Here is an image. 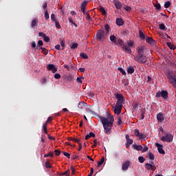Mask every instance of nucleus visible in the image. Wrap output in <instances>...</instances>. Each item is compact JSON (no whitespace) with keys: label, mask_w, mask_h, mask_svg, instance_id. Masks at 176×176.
Masks as SVG:
<instances>
[{"label":"nucleus","mask_w":176,"mask_h":176,"mask_svg":"<svg viewBox=\"0 0 176 176\" xmlns=\"http://www.w3.org/2000/svg\"><path fill=\"white\" fill-rule=\"evenodd\" d=\"M108 33H105L103 29L98 30L96 32V41L99 42H104L108 38Z\"/></svg>","instance_id":"nucleus-3"},{"label":"nucleus","mask_w":176,"mask_h":176,"mask_svg":"<svg viewBox=\"0 0 176 176\" xmlns=\"http://www.w3.org/2000/svg\"><path fill=\"white\" fill-rule=\"evenodd\" d=\"M118 121V125H121L122 124V118L121 116H118V118H117Z\"/></svg>","instance_id":"nucleus-54"},{"label":"nucleus","mask_w":176,"mask_h":176,"mask_svg":"<svg viewBox=\"0 0 176 176\" xmlns=\"http://www.w3.org/2000/svg\"><path fill=\"white\" fill-rule=\"evenodd\" d=\"M44 16H45V20H48L49 19L50 15H49V13H48L47 10L45 11Z\"/></svg>","instance_id":"nucleus-42"},{"label":"nucleus","mask_w":176,"mask_h":176,"mask_svg":"<svg viewBox=\"0 0 176 176\" xmlns=\"http://www.w3.org/2000/svg\"><path fill=\"white\" fill-rule=\"evenodd\" d=\"M82 79H84L82 76L77 77V79H76L77 82L82 83Z\"/></svg>","instance_id":"nucleus-51"},{"label":"nucleus","mask_w":176,"mask_h":176,"mask_svg":"<svg viewBox=\"0 0 176 176\" xmlns=\"http://www.w3.org/2000/svg\"><path fill=\"white\" fill-rule=\"evenodd\" d=\"M32 47L34 48V50L37 49L36 42L34 41L32 42Z\"/></svg>","instance_id":"nucleus-57"},{"label":"nucleus","mask_w":176,"mask_h":176,"mask_svg":"<svg viewBox=\"0 0 176 176\" xmlns=\"http://www.w3.org/2000/svg\"><path fill=\"white\" fill-rule=\"evenodd\" d=\"M155 8H156V9L157 10H161V5L160 4H156V5H155Z\"/></svg>","instance_id":"nucleus-62"},{"label":"nucleus","mask_w":176,"mask_h":176,"mask_svg":"<svg viewBox=\"0 0 176 176\" xmlns=\"http://www.w3.org/2000/svg\"><path fill=\"white\" fill-rule=\"evenodd\" d=\"M166 77L169 80V83L173 85V87L176 89V76L173 74V71H166Z\"/></svg>","instance_id":"nucleus-4"},{"label":"nucleus","mask_w":176,"mask_h":176,"mask_svg":"<svg viewBox=\"0 0 176 176\" xmlns=\"http://www.w3.org/2000/svg\"><path fill=\"white\" fill-rule=\"evenodd\" d=\"M63 154L67 157V159H70L71 158V154H69L67 152H63Z\"/></svg>","instance_id":"nucleus-49"},{"label":"nucleus","mask_w":176,"mask_h":176,"mask_svg":"<svg viewBox=\"0 0 176 176\" xmlns=\"http://www.w3.org/2000/svg\"><path fill=\"white\" fill-rule=\"evenodd\" d=\"M47 69H49V71H52L54 74L57 72V68L53 64H50L49 65H47Z\"/></svg>","instance_id":"nucleus-12"},{"label":"nucleus","mask_w":176,"mask_h":176,"mask_svg":"<svg viewBox=\"0 0 176 176\" xmlns=\"http://www.w3.org/2000/svg\"><path fill=\"white\" fill-rule=\"evenodd\" d=\"M109 40L112 43H116V36L114 35H111L109 36Z\"/></svg>","instance_id":"nucleus-32"},{"label":"nucleus","mask_w":176,"mask_h":176,"mask_svg":"<svg viewBox=\"0 0 176 176\" xmlns=\"http://www.w3.org/2000/svg\"><path fill=\"white\" fill-rule=\"evenodd\" d=\"M144 167H146L147 170H153L154 168V166L149 163H146Z\"/></svg>","instance_id":"nucleus-23"},{"label":"nucleus","mask_w":176,"mask_h":176,"mask_svg":"<svg viewBox=\"0 0 176 176\" xmlns=\"http://www.w3.org/2000/svg\"><path fill=\"white\" fill-rule=\"evenodd\" d=\"M139 38H141V40L146 39V35L143 33L142 30H139Z\"/></svg>","instance_id":"nucleus-25"},{"label":"nucleus","mask_w":176,"mask_h":176,"mask_svg":"<svg viewBox=\"0 0 176 176\" xmlns=\"http://www.w3.org/2000/svg\"><path fill=\"white\" fill-rule=\"evenodd\" d=\"M133 148L135 150H137L138 151H141L142 150H143V146H142L141 145L134 144Z\"/></svg>","instance_id":"nucleus-27"},{"label":"nucleus","mask_w":176,"mask_h":176,"mask_svg":"<svg viewBox=\"0 0 176 176\" xmlns=\"http://www.w3.org/2000/svg\"><path fill=\"white\" fill-rule=\"evenodd\" d=\"M146 43H149L150 45H153V46L155 45V40L152 38V37H146Z\"/></svg>","instance_id":"nucleus-11"},{"label":"nucleus","mask_w":176,"mask_h":176,"mask_svg":"<svg viewBox=\"0 0 176 176\" xmlns=\"http://www.w3.org/2000/svg\"><path fill=\"white\" fill-rule=\"evenodd\" d=\"M71 171L69 170H67L66 172H64L63 173H59V176H63V175H66V176H69Z\"/></svg>","instance_id":"nucleus-31"},{"label":"nucleus","mask_w":176,"mask_h":176,"mask_svg":"<svg viewBox=\"0 0 176 176\" xmlns=\"http://www.w3.org/2000/svg\"><path fill=\"white\" fill-rule=\"evenodd\" d=\"M115 98H116L117 102L115 104V107L112 108V110H113L115 114L120 115L126 99H124L123 94H115Z\"/></svg>","instance_id":"nucleus-2"},{"label":"nucleus","mask_w":176,"mask_h":176,"mask_svg":"<svg viewBox=\"0 0 176 176\" xmlns=\"http://www.w3.org/2000/svg\"><path fill=\"white\" fill-rule=\"evenodd\" d=\"M135 136L138 137V135H141V133L139 132L138 129L134 130Z\"/></svg>","instance_id":"nucleus-52"},{"label":"nucleus","mask_w":176,"mask_h":176,"mask_svg":"<svg viewBox=\"0 0 176 176\" xmlns=\"http://www.w3.org/2000/svg\"><path fill=\"white\" fill-rule=\"evenodd\" d=\"M38 36H41L42 38L47 37V36H46V34H45V33H43V32H39V33H38Z\"/></svg>","instance_id":"nucleus-58"},{"label":"nucleus","mask_w":176,"mask_h":176,"mask_svg":"<svg viewBox=\"0 0 176 176\" xmlns=\"http://www.w3.org/2000/svg\"><path fill=\"white\" fill-rule=\"evenodd\" d=\"M88 4L87 1H85L84 2L82 3L81 4V10H86L87 5Z\"/></svg>","instance_id":"nucleus-30"},{"label":"nucleus","mask_w":176,"mask_h":176,"mask_svg":"<svg viewBox=\"0 0 176 176\" xmlns=\"http://www.w3.org/2000/svg\"><path fill=\"white\" fill-rule=\"evenodd\" d=\"M166 45H167V47H168L170 50H175V47H174V45L173 44H171L170 42H167Z\"/></svg>","instance_id":"nucleus-34"},{"label":"nucleus","mask_w":176,"mask_h":176,"mask_svg":"<svg viewBox=\"0 0 176 176\" xmlns=\"http://www.w3.org/2000/svg\"><path fill=\"white\" fill-rule=\"evenodd\" d=\"M85 16H87L85 19H87V21H91L92 19H91V16H89V12H87V14H85Z\"/></svg>","instance_id":"nucleus-45"},{"label":"nucleus","mask_w":176,"mask_h":176,"mask_svg":"<svg viewBox=\"0 0 176 176\" xmlns=\"http://www.w3.org/2000/svg\"><path fill=\"white\" fill-rule=\"evenodd\" d=\"M55 155L59 156L60 155L61 151L60 150H54Z\"/></svg>","instance_id":"nucleus-55"},{"label":"nucleus","mask_w":176,"mask_h":176,"mask_svg":"<svg viewBox=\"0 0 176 176\" xmlns=\"http://www.w3.org/2000/svg\"><path fill=\"white\" fill-rule=\"evenodd\" d=\"M67 140H69V141H73V142H77V143H78V144H80L79 142H81V139H80V138L76 139V138H67Z\"/></svg>","instance_id":"nucleus-22"},{"label":"nucleus","mask_w":176,"mask_h":176,"mask_svg":"<svg viewBox=\"0 0 176 176\" xmlns=\"http://www.w3.org/2000/svg\"><path fill=\"white\" fill-rule=\"evenodd\" d=\"M104 162H105V157H102L100 161L97 162V167H100Z\"/></svg>","instance_id":"nucleus-26"},{"label":"nucleus","mask_w":176,"mask_h":176,"mask_svg":"<svg viewBox=\"0 0 176 176\" xmlns=\"http://www.w3.org/2000/svg\"><path fill=\"white\" fill-rule=\"evenodd\" d=\"M45 168H52V166L51 164L49 162V161L45 162Z\"/></svg>","instance_id":"nucleus-37"},{"label":"nucleus","mask_w":176,"mask_h":176,"mask_svg":"<svg viewBox=\"0 0 176 176\" xmlns=\"http://www.w3.org/2000/svg\"><path fill=\"white\" fill-rule=\"evenodd\" d=\"M159 28L160 30H161L162 31H166V30H168L166 26L164 25V23H161L159 25Z\"/></svg>","instance_id":"nucleus-33"},{"label":"nucleus","mask_w":176,"mask_h":176,"mask_svg":"<svg viewBox=\"0 0 176 176\" xmlns=\"http://www.w3.org/2000/svg\"><path fill=\"white\" fill-rule=\"evenodd\" d=\"M169 7H170V1H166L164 3V8H168Z\"/></svg>","instance_id":"nucleus-50"},{"label":"nucleus","mask_w":176,"mask_h":176,"mask_svg":"<svg viewBox=\"0 0 176 176\" xmlns=\"http://www.w3.org/2000/svg\"><path fill=\"white\" fill-rule=\"evenodd\" d=\"M91 138H96V134H94L93 132H89V134L85 135V140H88Z\"/></svg>","instance_id":"nucleus-21"},{"label":"nucleus","mask_w":176,"mask_h":176,"mask_svg":"<svg viewBox=\"0 0 176 176\" xmlns=\"http://www.w3.org/2000/svg\"><path fill=\"white\" fill-rule=\"evenodd\" d=\"M109 117H101L100 118V120L102 122V126L104 129V133L109 135L111 132V128L113 125L114 122V118L113 116H111V114H108Z\"/></svg>","instance_id":"nucleus-1"},{"label":"nucleus","mask_w":176,"mask_h":176,"mask_svg":"<svg viewBox=\"0 0 176 176\" xmlns=\"http://www.w3.org/2000/svg\"><path fill=\"white\" fill-rule=\"evenodd\" d=\"M69 23H72V25H74V27H77V23L74 22V21H72V19L71 17H69Z\"/></svg>","instance_id":"nucleus-43"},{"label":"nucleus","mask_w":176,"mask_h":176,"mask_svg":"<svg viewBox=\"0 0 176 176\" xmlns=\"http://www.w3.org/2000/svg\"><path fill=\"white\" fill-rule=\"evenodd\" d=\"M145 114H146V109H141V120L145 119Z\"/></svg>","instance_id":"nucleus-28"},{"label":"nucleus","mask_w":176,"mask_h":176,"mask_svg":"<svg viewBox=\"0 0 176 176\" xmlns=\"http://www.w3.org/2000/svg\"><path fill=\"white\" fill-rule=\"evenodd\" d=\"M161 141L166 142H173V134L165 133L164 136H162L160 138Z\"/></svg>","instance_id":"nucleus-6"},{"label":"nucleus","mask_w":176,"mask_h":176,"mask_svg":"<svg viewBox=\"0 0 176 176\" xmlns=\"http://www.w3.org/2000/svg\"><path fill=\"white\" fill-rule=\"evenodd\" d=\"M44 42L45 43H50V38L48 36L43 37Z\"/></svg>","instance_id":"nucleus-56"},{"label":"nucleus","mask_w":176,"mask_h":176,"mask_svg":"<svg viewBox=\"0 0 176 176\" xmlns=\"http://www.w3.org/2000/svg\"><path fill=\"white\" fill-rule=\"evenodd\" d=\"M118 71H119L120 72H121V74H122V75H124V76H126V71H125L123 68H122V67H118Z\"/></svg>","instance_id":"nucleus-38"},{"label":"nucleus","mask_w":176,"mask_h":176,"mask_svg":"<svg viewBox=\"0 0 176 176\" xmlns=\"http://www.w3.org/2000/svg\"><path fill=\"white\" fill-rule=\"evenodd\" d=\"M126 142H127V144H133V139H129V140H126Z\"/></svg>","instance_id":"nucleus-59"},{"label":"nucleus","mask_w":176,"mask_h":176,"mask_svg":"<svg viewBox=\"0 0 176 176\" xmlns=\"http://www.w3.org/2000/svg\"><path fill=\"white\" fill-rule=\"evenodd\" d=\"M148 156H149L150 160H152V161L154 160L155 157H154V155L153 154H152L151 153H148Z\"/></svg>","instance_id":"nucleus-53"},{"label":"nucleus","mask_w":176,"mask_h":176,"mask_svg":"<svg viewBox=\"0 0 176 176\" xmlns=\"http://www.w3.org/2000/svg\"><path fill=\"white\" fill-rule=\"evenodd\" d=\"M100 12H101V14H102V15H105V14H106V10H105V9H104L103 7H102V6H100Z\"/></svg>","instance_id":"nucleus-40"},{"label":"nucleus","mask_w":176,"mask_h":176,"mask_svg":"<svg viewBox=\"0 0 176 176\" xmlns=\"http://www.w3.org/2000/svg\"><path fill=\"white\" fill-rule=\"evenodd\" d=\"M55 23V27H56L57 29H60L61 26L58 21H54Z\"/></svg>","instance_id":"nucleus-46"},{"label":"nucleus","mask_w":176,"mask_h":176,"mask_svg":"<svg viewBox=\"0 0 176 176\" xmlns=\"http://www.w3.org/2000/svg\"><path fill=\"white\" fill-rule=\"evenodd\" d=\"M117 43H118L121 46H124L123 40H122L121 38H119L118 40H117Z\"/></svg>","instance_id":"nucleus-48"},{"label":"nucleus","mask_w":176,"mask_h":176,"mask_svg":"<svg viewBox=\"0 0 176 176\" xmlns=\"http://www.w3.org/2000/svg\"><path fill=\"white\" fill-rule=\"evenodd\" d=\"M87 103L85 102H80L78 104V111L82 112L86 107Z\"/></svg>","instance_id":"nucleus-9"},{"label":"nucleus","mask_w":176,"mask_h":176,"mask_svg":"<svg viewBox=\"0 0 176 176\" xmlns=\"http://www.w3.org/2000/svg\"><path fill=\"white\" fill-rule=\"evenodd\" d=\"M38 24V19L34 18V19H32V23H31V26L32 28L36 27Z\"/></svg>","instance_id":"nucleus-17"},{"label":"nucleus","mask_w":176,"mask_h":176,"mask_svg":"<svg viewBox=\"0 0 176 176\" xmlns=\"http://www.w3.org/2000/svg\"><path fill=\"white\" fill-rule=\"evenodd\" d=\"M113 3L115 6V8H116L117 10H120L122 8V3L118 0H113Z\"/></svg>","instance_id":"nucleus-14"},{"label":"nucleus","mask_w":176,"mask_h":176,"mask_svg":"<svg viewBox=\"0 0 176 176\" xmlns=\"http://www.w3.org/2000/svg\"><path fill=\"white\" fill-rule=\"evenodd\" d=\"M94 171V168H90V173L87 176H93Z\"/></svg>","instance_id":"nucleus-63"},{"label":"nucleus","mask_w":176,"mask_h":176,"mask_svg":"<svg viewBox=\"0 0 176 176\" xmlns=\"http://www.w3.org/2000/svg\"><path fill=\"white\" fill-rule=\"evenodd\" d=\"M138 137H139V139H144L145 138V135L141 133L140 135H138Z\"/></svg>","instance_id":"nucleus-64"},{"label":"nucleus","mask_w":176,"mask_h":176,"mask_svg":"<svg viewBox=\"0 0 176 176\" xmlns=\"http://www.w3.org/2000/svg\"><path fill=\"white\" fill-rule=\"evenodd\" d=\"M122 49L124 52L129 54H131L132 52L131 49L128 45H122Z\"/></svg>","instance_id":"nucleus-13"},{"label":"nucleus","mask_w":176,"mask_h":176,"mask_svg":"<svg viewBox=\"0 0 176 176\" xmlns=\"http://www.w3.org/2000/svg\"><path fill=\"white\" fill-rule=\"evenodd\" d=\"M78 46V44L74 43V44L72 45L71 48L74 50V49H76Z\"/></svg>","instance_id":"nucleus-61"},{"label":"nucleus","mask_w":176,"mask_h":176,"mask_svg":"<svg viewBox=\"0 0 176 176\" xmlns=\"http://www.w3.org/2000/svg\"><path fill=\"white\" fill-rule=\"evenodd\" d=\"M124 23L123 19H120V18H117L116 19V25L118 26H122L123 25Z\"/></svg>","instance_id":"nucleus-18"},{"label":"nucleus","mask_w":176,"mask_h":176,"mask_svg":"<svg viewBox=\"0 0 176 176\" xmlns=\"http://www.w3.org/2000/svg\"><path fill=\"white\" fill-rule=\"evenodd\" d=\"M155 145H156L157 148H158L159 153H161L162 155L166 154V152H164V150L163 149V144H160V143H155Z\"/></svg>","instance_id":"nucleus-8"},{"label":"nucleus","mask_w":176,"mask_h":176,"mask_svg":"<svg viewBox=\"0 0 176 176\" xmlns=\"http://www.w3.org/2000/svg\"><path fill=\"white\" fill-rule=\"evenodd\" d=\"M101 30H104V28ZM110 30H111V27L109 26V25L108 23L104 25V33L109 34Z\"/></svg>","instance_id":"nucleus-19"},{"label":"nucleus","mask_w":176,"mask_h":176,"mask_svg":"<svg viewBox=\"0 0 176 176\" xmlns=\"http://www.w3.org/2000/svg\"><path fill=\"white\" fill-rule=\"evenodd\" d=\"M130 164H131V162L129 161H125L124 163H122V170H128Z\"/></svg>","instance_id":"nucleus-10"},{"label":"nucleus","mask_w":176,"mask_h":176,"mask_svg":"<svg viewBox=\"0 0 176 176\" xmlns=\"http://www.w3.org/2000/svg\"><path fill=\"white\" fill-rule=\"evenodd\" d=\"M69 23H72V25H74V27H77V23L74 22V21H72V19L71 17H69Z\"/></svg>","instance_id":"nucleus-44"},{"label":"nucleus","mask_w":176,"mask_h":176,"mask_svg":"<svg viewBox=\"0 0 176 176\" xmlns=\"http://www.w3.org/2000/svg\"><path fill=\"white\" fill-rule=\"evenodd\" d=\"M161 97L164 98V100H168V92L167 91H162L160 92Z\"/></svg>","instance_id":"nucleus-16"},{"label":"nucleus","mask_w":176,"mask_h":176,"mask_svg":"<svg viewBox=\"0 0 176 176\" xmlns=\"http://www.w3.org/2000/svg\"><path fill=\"white\" fill-rule=\"evenodd\" d=\"M43 131H44L45 134L48 135V131L47 130L46 124H43Z\"/></svg>","instance_id":"nucleus-39"},{"label":"nucleus","mask_w":176,"mask_h":176,"mask_svg":"<svg viewBox=\"0 0 176 176\" xmlns=\"http://www.w3.org/2000/svg\"><path fill=\"white\" fill-rule=\"evenodd\" d=\"M157 120L160 122H163L164 121V118L163 116V113L160 112L159 113L157 114Z\"/></svg>","instance_id":"nucleus-15"},{"label":"nucleus","mask_w":176,"mask_h":176,"mask_svg":"<svg viewBox=\"0 0 176 176\" xmlns=\"http://www.w3.org/2000/svg\"><path fill=\"white\" fill-rule=\"evenodd\" d=\"M49 157H51V158H53L54 157V153L52 152H49V153L44 155L45 158Z\"/></svg>","instance_id":"nucleus-36"},{"label":"nucleus","mask_w":176,"mask_h":176,"mask_svg":"<svg viewBox=\"0 0 176 176\" xmlns=\"http://www.w3.org/2000/svg\"><path fill=\"white\" fill-rule=\"evenodd\" d=\"M60 78H61L60 74H54V78L55 79H60Z\"/></svg>","instance_id":"nucleus-60"},{"label":"nucleus","mask_w":176,"mask_h":176,"mask_svg":"<svg viewBox=\"0 0 176 176\" xmlns=\"http://www.w3.org/2000/svg\"><path fill=\"white\" fill-rule=\"evenodd\" d=\"M40 50H42L43 54L47 55L48 50L45 47H40Z\"/></svg>","instance_id":"nucleus-35"},{"label":"nucleus","mask_w":176,"mask_h":176,"mask_svg":"<svg viewBox=\"0 0 176 176\" xmlns=\"http://www.w3.org/2000/svg\"><path fill=\"white\" fill-rule=\"evenodd\" d=\"M51 20L52 22L57 21L56 19V15L54 13L51 14Z\"/></svg>","instance_id":"nucleus-47"},{"label":"nucleus","mask_w":176,"mask_h":176,"mask_svg":"<svg viewBox=\"0 0 176 176\" xmlns=\"http://www.w3.org/2000/svg\"><path fill=\"white\" fill-rule=\"evenodd\" d=\"M80 57H81L84 60H87L89 58L88 55L85 54L84 52L80 53Z\"/></svg>","instance_id":"nucleus-29"},{"label":"nucleus","mask_w":176,"mask_h":176,"mask_svg":"<svg viewBox=\"0 0 176 176\" xmlns=\"http://www.w3.org/2000/svg\"><path fill=\"white\" fill-rule=\"evenodd\" d=\"M135 61H137L138 63L144 64L148 61V58L146 55L144 54H137L134 56Z\"/></svg>","instance_id":"nucleus-5"},{"label":"nucleus","mask_w":176,"mask_h":176,"mask_svg":"<svg viewBox=\"0 0 176 176\" xmlns=\"http://www.w3.org/2000/svg\"><path fill=\"white\" fill-rule=\"evenodd\" d=\"M141 105H140V103L138 102H134L133 104H132V107L134 110L138 109Z\"/></svg>","instance_id":"nucleus-20"},{"label":"nucleus","mask_w":176,"mask_h":176,"mask_svg":"<svg viewBox=\"0 0 176 176\" xmlns=\"http://www.w3.org/2000/svg\"><path fill=\"white\" fill-rule=\"evenodd\" d=\"M126 72L128 74H133L134 73V67L133 66L127 67Z\"/></svg>","instance_id":"nucleus-24"},{"label":"nucleus","mask_w":176,"mask_h":176,"mask_svg":"<svg viewBox=\"0 0 176 176\" xmlns=\"http://www.w3.org/2000/svg\"><path fill=\"white\" fill-rule=\"evenodd\" d=\"M146 50L145 45H142L141 47H138L137 55H144V52Z\"/></svg>","instance_id":"nucleus-7"},{"label":"nucleus","mask_w":176,"mask_h":176,"mask_svg":"<svg viewBox=\"0 0 176 176\" xmlns=\"http://www.w3.org/2000/svg\"><path fill=\"white\" fill-rule=\"evenodd\" d=\"M138 160H139V162L142 164L145 162V158L143 157L142 156H140L139 157H138Z\"/></svg>","instance_id":"nucleus-41"}]
</instances>
